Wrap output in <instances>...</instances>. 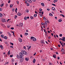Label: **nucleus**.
Wrapping results in <instances>:
<instances>
[{"label": "nucleus", "mask_w": 65, "mask_h": 65, "mask_svg": "<svg viewBox=\"0 0 65 65\" xmlns=\"http://www.w3.org/2000/svg\"><path fill=\"white\" fill-rule=\"evenodd\" d=\"M58 1V0H54L53 2L54 3H55V2H57Z\"/></svg>", "instance_id": "nucleus-24"}, {"label": "nucleus", "mask_w": 65, "mask_h": 65, "mask_svg": "<svg viewBox=\"0 0 65 65\" xmlns=\"http://www.w3.org/2000/svg\"><path fill=\"white\" fill-rule=\"evenodd\" d=\"M26 11L28 13V12H29V10H26Z\"/></svg>", "instance_id": "nucleus-31"}, {"label": "nucleus", "mask_w": 65, "mask_h": 65, "mask_svg": "<svg viewBox=\"0 0 65 65\" xmlns=\"http://www.w3.org/2000/svg\"><path fill=\"white\" fill-rule=\"evenodd\" d=\"M17 58H18V59H19L20 58V56H19V55H17Z\"/></svg>", "instance_id": "nucleus-9"}, {"label": "nucleus", "mask_w": 65, "mask_h": 65, "mask_svg": "<svg viewBox=\"0 0 65 65\" xmlns=\"http://www.w3.org/2000/svg\"><path fill=\"white\" fill-rule=\"evenodd\" d=\"M25 2V3H26L27 4V1H26Z\"/></svg>", "instance_id": "nucleus-55"}, {"label": "nucleus", "mask_w": 65, "mask_h": 65, "mask_svg": "<svg viewBox=\"0 0 65 65\" xmlns=\"http://www.w3.org/2000/svg\"><path fill=\"white\" fill-rule=\"evenodd\" d=\"M41 5L42 6H44V4L43 3H41Z\"/></svg>", "instance_id": "nucleus-15"}, {"label": "nucleus", "mask_w": 65, "mask_h": 65, "mask_svg": "<svg viewBox=\"0 0 65 65\" xmlns=\"http://www.w3.org/2000/svg\"><path fill=\"white\" fill-rule=\"evenodd\" d=\"M11 29H12V30H13L14 29V28L13 27H12L11 28Z\"/></svg>", "instance_id": "nucleus-43"}, {"label": "nucleus", "mask_w": 65, "mask_h": 65, "mask_svg": "<svg viewBox=\"0 0 65 65\" xmlns=\"http://www.w3.org/2000/svg\"><path fill=\"white\" fill-rule=\"evenodd\" d=\"M10 0H9L8 1V3H10Z\"/></svg>", "instance_id": "nucleus-42"}, {"label": "nucleus", "mask_w": 65, "mask_h": 65, "mask_svg": "<svg viewBox=\"0 0 65 65\" xmlns=\"http://www.w3.org/2000/svg\"><path fill=\"white\" fill-rule=\"evenodd\" d=\"M13 6V5L12 4H11L10 5V7H12Z\"/></svg>", "instance_id": "nucleus-30"}, {"label": "nucleus", "mask_w": 65, "mask_h": 65, "mask_svg": "<svg viewBox=\"0 0 65 65\" xmlns=\"http://www.w3.org/2000/svg\"><path fill=\"white\" fill-rule=\"evenodd\" d=\"M26 4L27 6H29L30 4L28 3H27Z\"/></svg>", "instance_id": "nucleus-33"}, {"label": "nucleus", "mask_w": 65, "mask_h": 65, "mask_svg": "<svg viewBox=\"0 0 65 65\" xmlns=\"http://www.w3.org/2000/svg\"><path fill=\"white\" fill-rule=\"evenodd\" d=\"M43 19H44V20H46V18H45V17H44V18H43Z\"/></svg>", "instance_id": "nucleus-46"}, {"label": "nucleus", "mask_w": 65, "mask_h": 65, "mask_svg": "<svg viewBox=\"0 0 65 65\" xmlns=\"http://www.w3.org/2000/svg\"><path fill=\"white\" fill-rule=\"evenodd\" d=\"M52 5H53L54 6H56L55 4H52Z\"/></svg>", "instance_id": "nucleus-32"}, {"label": "nucleus", "mask_w": 65, "mask_h": 65, "mask_svg": "<svg viewBox=\"0 0 65 65\" xmlns=\"http://www.w3.org/2000/svg\"><path fill=\"white\" fill-rule=\"evenodd\" d=\"M22 59H21L20 61L21 62H22L23 61V60H24V59H23V58H22Z\"/></svg>", "instance_id": "nucleus-17"}, {"label": "nucleus", "mask_w": 65, "mask_h": 65, "mask_svg": "<svg viewBox=\"0 0 65 65\" xmlns=\"http://www.w3.org/2000/svg\"><path fill=\"white\" fill-rule=\"evenodd\" d=\"M22 15V14H21L20 13V12H19L18 13H17V15H19V16H21V15Z\"/></svg>", "instance_id": "nucleus-5"}, {"label": "nucleus", "mask_w": 65, "mask_h": 65, "mask_svg": "<svg viewBox=\"0 0 65 65\" xmlns=\"http://www.w3.org/2000/svg\"><path fill=\"white\" fill-rule=\"evenodd\" d=\"M17 15H15V16L14 18L15 19H16V18H17Z\"/></svg>", "instance_id": "nucleus-41"}, {"label": "nucleus", "mask_w": 65, "mask_h": 65, "mask_svg": "<svg viewBox=\"0 0 65 65\" xmlns=\"http://www.w3.org/2000/svg\"><path fill=\"white\" fill-rule=\"evenodd\" d=\"M11 44L12 45H13V44L12 43H11Z\"/></svg>", "instance_id": "nucleus-53"}, {"label": "nucleus", "mask_w": 65, "mask_h": 65, "mask_svg": "<svg viewBox=\"0 0 65 65\" xmlns=\"http://www.w3.org/2000/svg\"><path fill=\"white\" fill-rule=\"evenodd\" d=\"M31 48V46H30L29 47H28V50H29L30 48Z\"/></svg>", "instance_id": "nucleus-36"}, {"label": "nucleus", "mask_w": 65, "mask_h": 65, "mask_svg": "<svg viewBox=\"0 0 65 65\" xmlns=\"http://www.w3.org/2000/svg\"><path fill=\"white\" fill-rule=\"evenodd\" d=\"M36 61V59H34L33 62L34 63H35V62Z\"/></svg>", "instance_id": "nucleus-11"}, {"label": "nucleus", "mask_w": 65, "mask_h": 65, "mask_svg": "<svg viewBox=\"0 0 65 65\" xmlns=\"http://www.w3.org/2000/svg\"><path fill=\"white\" fill-rule=\"evenodd\" d=\"M0 11H2V9L1 8H0Z\"/></svg>", "instance_id": "nucleus-64"}, {"label": "nucleus", "mask_w": 65, "mask_h": 65, "mask_svg": "<svg viewBox=\"0 0 65 65\" xmlns=\"http://www.w3.org/2000/svg\"><path fill=\"white\" fill-rule=\"evenodd\" d=\"M0 47H1L2 50L3 49V47L2 46V45H0Z\"/></svg>", "instance_id": "nucleus-7"}, {"label": "nucleus", "mask_w": 65, "mask_h": 65, "mask_svg": "<svg viewBox=\"0 0 65 65\" xmlns=\"http://www.w3.org/2000/svg\"><path fill=\"white\" fill-rule=\"evenodd\" d=\"M2 32L1 31H0V34H2Z\"/></svg>", "instance_id": "nucleus-60"}, {"label": "nucleus", "mask_w": 65, "mask_h": 65, "mask_svg": "<svg viewBox=\"0 0 65 65\" xmlns=\"http://www.w3.org/2000/svg\"><path fill=\"white\" fill-rule=\"evenodd\" d=\"M8 34H9V36L10 37V36H11V34H10V32H8Z\"/></svg>", "instance_id": "nucleus-13"}, {"label": "nucleus", "mask_w": 65, "mask_h": 65, "mask_svg": "<svg viewBox=\"0 0 65 65\" xmlns=\"http://www.w3.org/2000/svg\"><path fill=\"white\" fill-rule=\"evenodd\" d=\"M10 57H13V55H10Z\"/></svg>", "instance_id": "nucleus-45"}, {"label": "nucleus", "mask_w": 65, "mask_h": 65, "mask_svg": "<svg viewBox=\"0 0 65 65\" xmlns=\"http://www.w3.org/2000/svg\"><path fill=\"white\" fill-rule=\"evenodd\" d=\"M64 51H64V50H61V52H64Z\"/></svg>", "instance_id": "nucleus-28"}, {"label": "nucleus", "mask_w": 65, "mask_h": 65, "mask_svg": "<svg viewBox=\"0 0 65 65\" xmlns=\"http://www.w3.org/2000/svg\"><path fill=\"white\" fill-rule=\"evenodd\" d=\"M49 15L50 16H51V17H53V14H52L51 13H50Z\"/></svg>", "instance_id": "nucleus-19"}, {"label": "nucleus", "mask_w": 65, "mask_h": 65, "mask_svg": "<svg viewBox=\"0 0 65 65\" xmlns=\"http://www.w3.org/2000/svg\"><path fill=\"white\" fill-rule=\"evenodd\" d=\"M1 36L2 38H3V37H4V35H1Z\"/></svg>", "instance_id": "nucleus-26"}, {"label": "nucleus", "mask_w": 65, "mask_h": 65, "mask_svg": "<svg viewBox=\"0 0 65 65\" xmlns=\"http://www.w3.org/2000/svg\"><path fill=\"white\" fill-rule=\"evenodd\" d=\"M10 47H11L12 48H13V47L12 46H10Z\"/></svg>", "instance_id": "nucleus-49"}, {"label": "nucleus", "mask_w": 65, "mask_h": 65, "mask_svg": "<svg viewBox=\"0 0 65 65\" xmlns=\"http://www.w3.org/2000/svg\"><path fill=\"white\" fill-rule=\"evenodd\" d=\"M2 21H3V22H6V21H5V19H3V20Z\"/></svg>", "instance_id": "nucleus-20"}, {"label": "nucleus", "mask_w": 65, "mask_h": 65, "mask_svg": "<svg viewBox=\"0 0 65 65\" xmlns=\"http://www.w3.org/2000/svg\"><path fill=\"white\" fill-rule=\"evenodd\" d=\"M36 54V53L35 52V53H34V56H35V55Z\"/></svg>", "instance_id": "nucleus-54"}, {"label": "nucleus", "mask_w": 65, "mask_h": 65, "mask_svg": "<svg viewBox=\"0 0 65 65\" xmlns=\"http://www.w3.org/2000/svg\"><path fill=\"white\" fill-rule=\"evenodd\" d=\"M57 59L58 60H59V59H60V57H58Z\"/></svg>", "instance_id": "nucleus-47"}, {"label": "nucleus", "mask_w": 65, "mask_h": 65, "mask_svg": "<svg viewBox=\"0 0 65 65\" xmlns=\"http://www.w3.org/2000/svg\"><path fill=\"white\" fill-rule=\"evenodd\" d=\"M55 19L56 20H57V17H55Z\"/></svg>", "instance_id": "nucleus-57"}, {"label": "nucleus", "mask_w": 65, "mask_h": 65, "mask_svg": "<svg viewBox=\"0 0 65 65\" xmlns=\"http://www.w3.org/2000/svg\"><path fill=\"white\" fill-rule=\"evenodd\" d=\"M36 40V39L35 38V37H34V39H33V41H35Z\"/></svg>", "instance_id": "nucleus-6"}, {"label": "nucleus", "mask_w": 65, "mask_h": 65, "mask_svg": "<svg viewBox=\"0 0 65 65\" xmlns=\"http://www.w3.org/2000/svg\"><path fill=\"white\" fill-rule=\"evenodd\" d=\"M3 16V15H2V14L1 13H0V17H2Z\"/></svg>", "instance_id": "nucleus-22"}, {"label": "nucleus", "mask_w": 65, "mask_h": 65, "mask_svg": "<svg viewBox=\"0 0 65 65\" xmlns=\"http://www.w3.org/2000/svg\"><path fill=\"white\" fill-rule=\"evenodd\" d=\"M22 53L23 54H24V55H26L27 54V52L24 50L22 51Z\"/></svg>", "instance_id": "nucleus-1"}, {"label": "nucleus", "mask_w": 65, "mask_h": 65, "mask_svg": "<svg viewBox=\"0 0 65 65\" xmlns=\"http://www.w3.org/2000/svg\"><path fill=\"white\" fill-rule=\"evenodd\" d=\"M59 22H62V20L61 19H59L58 20Z\"/></svg>", "instance_id": "nucleus-27"}, {"label": "nucleus", "mask_w": 65, "mask_h": 65, "mask_svg": "<svg viewBox=\"0 0 65 65\" xmlns=\"http://www.w3.org/2000/svg\"><path fill=\"white\" fill-rule=\"evenodd\" d=\"M56 36L57 38H58V35H56Z\"/></svg>", "instance_id": "nucleus-61"}, {"label": "nucleus", "mask_w": 65, "mask_h": 65, "mask_svg": "<svg viewBox=\"0 0 65 65\" xmlns=\"http://www.w3.org/2000/svg\"><path fill=\"white\" fill-rule=\"evenodd\" d=\"M27 1L28 3H32V0H27Z\"/></svg>", "instance_id": "nucleus-3"}, {"label": "nucleus", "mask_w": 65, "mask_h": 65, "mask_svg": "<svg viewBox=\"0 0 65 65\" xmlns=\"http://www.w3.org/2000/svg\"><path fill=\"white\" fill-rule=\"evenodd\" d=\"M58 46L59 47H60V45L59 44L58 45Z\"/></svg>", "instance_id": "nucleus-58"}, {"label": "nucleus", "mask_w": 65, "mask_h": 65, "mask_svg": "<svg viewBox=\"0 0 65 65\" xmlns=\"http://www.w3.org/2000/svg\"><path fill=\"white\" fill-rule=\"evenodd\" d=\"M10 50H9V51L8 52L7 54L8 55H10Z\"/></svg>", "instance_id": "nucleus-12"}, {"label": "nucleus", "mask_w": 65, "mask_h": 65, "mask_svg": "<svg viewBox=\"0 0 65 65\" xmlns=\"http://www.w3.org/2000/svg\"><path fill=\"white\" fill-rule=\"evenodd\" d=\"M8 62H7L6 63V64H8Z\"/></svg>", "instance_id": "nucleus-59"}, {"label": "nucleus", "mask_w": 65, "mask_h": 65, "mask_svg": "<svg viewBox=\"0 0 65 65\" xmlns=\"http://www.w3.org/2000/svg\"><path fill=\"white\" fill-rule=\"evenodd\" d=\"M20 58V59H22L23 57V54H22V53H19Z\"/></svg>", "instance_id": "nucleus-2"}, {"label": "nucleus", "mask_w": 65, "mask_h": 65, "mask_svg": "<svg viewBox=\"0 0 65 65\" xmlns=\"http://www.w3.org/2000/svg\"><path fill=\"white\" fill-rule=\"evenodd\" d=\"M41 10L42 11V10H41V9H39V11H41Z\"/></svg>", "instance_id": "nucleus-63"}, {"label": "nucleus", "mask_w": 65, "mask_h": 65, "mask_svg": "<svg viewBox=\"0 0 65 65\" xmlns=\"http://www.w3.org/2000/svg\"><path fill=\"white\" fill-rule=\"evenodd\" d=\"M3 5H2V4H1V7H2V6H3Z\"/></svg>", "instance_id": "nucleus-62"}, {"label": "nucleus", "mask_w": 65, "mask_h": 65, "mask_svg": "<svg viewBox=\"0 0 65 65\" xmlns=\"http://www.w3.org/2000/svg\"><path fill=\"white\" fill-rule=\"evenodd\" d=\"M52 10H53L55 11V8L54 7H52Z\"/></svg>", "instance_id": "nucleus-10"}, {"label": "nucleus", "mask_w": 65, "mask_h": 65, "mask_svg": "<svg viewBox=\"0 0 65 65\" xmlns=\"http://www.w3.org/2000/svg\"><path fill=\"white\" fill-rule=\"evenodd\" d=\"M4 38L5 39H7V37L6 36H5L4 37Z\"/></svg>", "instance_id": "nucleus-21"}, {"label": "nucleus", "mask_w": 65, "mask_h": 65, "mask_svg": "<svg viewBox=\"0 0 65 65\" xmlns=\"http://www.w3.org/2000/svg\"><path fill=\"white\" fill-rule=\"evenodd\" d=\"M42 10L41 11H40V12H39V13H42Z\"/></svg>", "instance_id": "nucleus-48"}, {"label": "nucleus", "mask_w": 65, "mask_h": 65, "mask_svg": "<svg viewBox=\"0 0 65 65\" xmlns=\"http://www.w3.org/2000/svg\"><path fill=\"white\" fill-rule=\"evenodd\" d=\"M25 60L26 61H28V59H29V58H25Z\"/></svg>", "instance_id": "nucleus-16"}, {"label": "nucleus", "mask_w": 65, "mask_h": 65, "mask_svg": "<svg viewBox=\"0 0 65 65\" xmlns=\"http://www.w3.org/2000/svg\"><path fill=\"white\" fill-rule=\"evenodd\" d=\"M47 10H48V11H50V9H49V8H47Z\"/></svg>", "instance_id": "nucleus-50"}, {"label": "nucleus", "mask_w": 65, "mask_h": 65, "mask_svg": "<svg viewBox=\"0 0 65 65\" xmlns=\"http://www.w3.org/2000/svg\"><path fill=\"white\" fill-rule=\"evenodd\" d=\"M24 20H27V17L26 16L25 17H24Z\"/></svg>", "instance_id": "nucleus-25"}, {"label": "nucleus", "mask_w": 65, "mask_h": 65, "mask_svg": "<svg viewBox=\"0 0 65 65\" xmlns=\"http://www.w3.org/2000/svg\"><path fill=\"white\" fill-rule=\"evenodd\" d=\"M19 40L20 42H22V39H21L20 38H19Z\"/></svg>", "instance_id": "nucleus-8"}, {"label": "nucleus", "mask_w": 65, "mask_h": 65, "mask_svg": "<svg viewBox=\"0 0 65 65\" xmlns=\"http://www.w3.org/2000/svg\"><path fill=\"white\" fill-rule=\"evenodd\" d=\"M62 39H65V37H62Z\"/></svg>", "instance_id": "nucleus-56"}, {"label": "nucleus", "mask_w": 65, "mask_h": 65, "mask_svg": "<svg viewBox=\"0 0 65 65\" xmlns=\"http://www.w3.org/2000/svg\"><path fill=\"white\" fill-rule=\"evenodd\" d=\"M44 32H46V29H44Z\"/></svg>", "instance_id": "nucleus-39"}, {"label": "nucleus", "mask_w": 65, "mask_h": 65, "mask_svg": "<svg viewBox=\"0 0 65 65\" xmlns=\"http://www.w3.org/2000/svg\"><path fill=\"white\" fill-rule=\"evenodd\" d=\"M40 14V17H42V14Z\"/></svg>", "instance_id": "nucleus-51"}, {"label": "nucleus", "mask_w": 65, "mask_h": 65, "mask_svg": "<svg viewBox=\"0 0 65 65\" xmlns=\"http://www.w3.org/2000/svg\"><path fill=\"white\" fill-rule=\"evenodd\" d=\"M24 48L25 50H26V46H24Z\"/></svg>", "instance_id": "nucleus-38"}, {"label": "nucleus", "mask_w": 65, "mask_h": 65, "mask_svg": "<svg viewBox=\"0 0 65 65\" xmlns=\"http://www.w3.org/2000/svg\"><path fill=\"white\" fill-rule=\"evenodd\" d=\"M28 35V33H25V36H27Z\"/></svg>", "instance_id": "nucleus-18"}, {"label": "nucleus", "mask_w": 65, "mask_h": 65, "mask_svg": "<svg viewBox=\"0 0 65 65\" xmlns=\"http://www.w3.org/2000/svg\"><path fill=\"white\" fill-rule=\"evenodd\" d=\"M56 54H57V55H58V54H59V53H58V52H56Z\"/></svg>", "instance_id": "nucleus-52"}, {"label": "nucleus", "mask_w": 65, "mask_h": 65, "mask_svg": "<svg viewBox=\"0 0 65 65\" xmlns=\"http://www.w3.org/2000/svg\"><path fill=\"white\" fill-rule=\"evenodd\" d=\"M37 14H34V17H37Z\"/></svg>", "instance_id": "nucleus-23"}, {"label": "nucleus", "mask_w": 65, "mask_h": 65, "mask_svg": "<svg viewBox=\"0 0 65 65\" xmlns=\"http://www.w3.org/2000/svg\"><path fill=\"white\" fill-rule=\"evenodd\" d=\"M34 38V37H31L30 39H33Z\"/></svg>", "instance_id": "nucleus-29"}, {"label": "nucleus", "mask_w": 65, "mask_h": 65, "mask_svg": "<svg viewBox=\"0 0 65 65\" xmlns=\"http://www.w3.org/2000/svg\"><path fill=\"white\" fill-rule=\"evenodd\" d=\"M53 57L54 58H56V55H55V56H54V55H53Z\"/></svg>", "instance_id": "nucleus-14"}, {"label": "nucleus", "mask_w": 65, "mask_h": 65, "mask_svg": "<svg viewBox=\"0 0 65 65\" xmlns=\"http://www.w3.org/2000/svg\"><path fill=\"white\" fill-rule=\"evenodd\" d=\"M59 36L62 37V34H60L59 35Z\"/></svg>", "instance_id": "nucleus-34"}, {"label": "nucleus", "mask_w": 65, "mask_h": 65, "mask_svg": "<svg viewBox=\"0 0 65 65\" xmlns=\"http://www.w3.org/2000/svg\"><path fill=\"white\" fill-rule=\"evenodd\" d=\"M19 27H22L23 26V24L22 23H20L19 24Z\"/></svg>", "instance_id": "nucleus-4"}, {"label": "nucleus", "mask_w": 65, "mask_h": 65, "mask_svg": "<svg viewBox=\"0 0 65 65\" xmlns=\"http://www.w3.org/2000/svg\"><path fill=\"white\" fill-rule=\"evenodd\" d=\"M41 24L42 25H45V24H44V23H42V24Z\"/></svg>", "instance_id": "nucleus-40"}, {"label": "nucleus", "mask_w": 65, "mask_h": 65, "mask_svg": "<svg viewBox=\"0 0 65 65\" xmlns=\"http://www.w3.org/2000/svg\"><path fill=\"white\" fill-rule=\"evenodd\" d=\"M12 11H13H13H14V9H13L12 10Z\"/></svg>", "instance_id": "nucleus-44"}, {"label": "nucleus", "mask_w": 65, "mask_h": 65, "mask_svg": "<svg viewBox=\"0 0 65 65\" xmlns=\"http://www.w3.org/2000/svg\"><path fill=\"white\" fill-rule=\"evenodd\" d=\"M61 16H62L63 17H64V15H63V14H61Z\"/></svg>", "instance_id": "nucleus-37"}, {"label": "nucleus", "mask_w": 65, "mask_h": 65, "mask_svg": "<svg viewBox=\"0 0 65 65\" xmlns=\"http://www.w3.org/2000/svg\"><path fill=\"white\" fill-rule=\"evenodd\" d=\"M30 19H33V17L31 16L30 17Z\"/></svg>", "instance_id": "nucleus-35"}]
</instances>
